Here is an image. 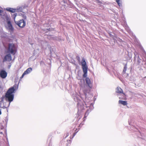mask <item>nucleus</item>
I'll return each instance as SVG.
<instances>
[{
    "mask_svg": "<svg viewBox=\"0 0 146 146\" xmlns=\"http://www.w3.org/2000/svg\"><path fill=\"white\" fill-rule=\"evenodd\" d=\"M120 0H119V7H120V5H121H121H120V4H121L120 3Z\"/></svg>",
    "mask_w": 146,
    "mask_h": 146,
    "instance_id": "nucleus-20",
    "label": "nucleus"
},
{
    "mask_svg": "<svg viewBox=\"0 0 146 146\" xmlns=\"http://www.w3.org/2000/svg\"><path fill=\"white\" fill-rule=\"evenodd\" d=\"M3 32H0V37H3Z\"/></svg>",
    "mask_w": 146,
    "mask_h": 146,
    "instance_id": "nucleus-15",
    "label": "nucleus"
},
{
    "mask_svg": "<svg viewBox=\"0 0 146 146\" xmlns=\"http://www.w3.org/2000/svg\"><path fill=\"white\" fill-rule=\"evenodd\" d=\"M116 92L118 93L119 92V88H117L116 89Z\"/></svg>",
    "mask_w": 146,
    "mask_h": 146,
    "instance_id": "nucleus-16",
    "label": "nucleus"
},
{
    "mask_svg": "<svg viewBox=\"0 0 146 146\" xmlns=\"http://www.w3.org/2000/svg\"><path fill=\"white\" fill-rule=\"evenodd\" d=\"M0 133L2 134V132H0Z\"/></svg>",
    "mask_w": 146,
    "mask_h": 146,
    "instance_id": "nucleus-22",
    "label": "nucleus"
},
{
    "mask_svg": "<svg viewBox=\"0 0 146 146\" xmlns=\"http://www.w3.org/2000/svg\"><path fill=\"white\" fill-rule=\"evenodd\" d=\"M7 10L8 11L12 13L15 12V9L11 8H7Z\"/></svg>",
    "mask_w": 146,
    "mask_h": 146,
    "instance_id": "nucleus-13",
    "label": "nucleus"
},
{
    "mask_svg": "<svg viewBox=\"0 0 146 146\" xmlns=\"http://www.w3.org/2000/svg\"><path fill=\"white\" fill-rule=\"evenodd\" d=\"M4 24L6 29L10 32H13L14 29L11 23L10 18L9 17L6 16L4 21Z\"/></svg>",
    "mask_w": 146,
    "mask_h": 146,
    "instance_id": "nucleus-1",
    "label": "nucleus"
},
{
    "mask_svg": "<svg viewBox=\"0 0 146 146\" xmlns=\"http://www.w3.org/2000/svg\"><path fill=\"white\" fill-rule=\"evenodd\" d=\"M86 84H88V86L90 88H91V82L90 79L88 78H86Z\"/></svg>",
    "mask_w": 146,
    "mask_h": 146,
    "instance_id": "nucleus-8",
    "label": "nucleus"
},
{
    "mask_svg": "<svg viewBox=\"0 0 146 146\" xmlns=\"http://www.w3.org/2000/svg\"><path fill=\"white\" fill-rule=\"evenodd\" d=\"M15 17H14V21L18 26L21 28H23L25 26V22L23 19L19 21H17L15 20Z\"/></svg>",
    "mask_w": 146,
    "mask_h": 146,
    "instance_id": "nucleus-4",
    "label": "nucleus"
},
{
    "mask_svg": "<svg viewBox=\"0 0 146 146\" xmlns=\"http://www.w3.org/2000/svg\"><path fill=\"white\" fill-rule=\"evenodd\" d=\"M9 51L13 55L15 54L16 52V48L13 44H9Z\"/></svg>",
    "mask_w": 146,
    "mask_h": 146,
    "instance_id": "nucleus-3",
    "label": "nucleus"
},
{
    "mask_svg": "<svg viewBox=\"0 0 146 146\" xmlns=\"http://www.w3.org/2000/svg\"><path fill=\"white\" fill-rule=\"evenodd\" d=\"M118 4H119V0H116Z\"/></svg>",
    "mask_w": 146,
    "mask_h": 146,
    "instance_id": "nucleus-19",
    "label": "nucleus"
},
{
    "mask_svg": "<svg viewBox=\"0 0 146 146\" xmlns=\"http://www.w3.org/2000/svg\"><path fill=\"white\" fill-rule=\"evenodd\" d=\"M82 66L83 70L87 69L86 62L85 60L84 59L82 61Z\"/></svg>",
    "mask_w": 146,
    "mask_h": 146,
    "instance_id": "nucleus-7",
    "label": "nucleus"
},
{
    "mask_svg": "<svg viewBox=\"0 0 146 146\" xmlns=\"http://www.w3.org/2000/svg\"><path fill=\"white\" fill-rule=\"evenodd\" d=\"M25 75H26V74H24V73H23V74L22 75V76H21V78H23Z\"/></svg>",
    "mask_w": 146,
    "mask_h": 146,
    "instance_id": "nucleus-18",
    "label": "nucleus"
},
{
    "mask_svg": "<svg viewBox=\"0 0 146 146\" xmlns=\"http://www.w3.org/2000/svg\"><path fill=\"white\" fill-rule=\"evenodd\" d=\"M127 68V64H126L125 65V66L124 67L123 72H125Z\"/></svg>",
    "mask_w": 146,
    "mask_h": 146,
    "instance_id": "nucleus-14",
    "label": "nucleus"
},
{
    "mask_svg": "<svg viewBox=\"0 0 146 146\" xmlns=\"http://www.w3.org/2000/svg\"><path fill=\"white\" fill-rule=\"evenodd\" d=\"M12 60V58L10 54H8L6 55L3 59L4 62L6 61H10Z\"/></svg>",
    "mask_w": 146,
    "mask_h": 146,
    "instance_id": "nucleus-5",
    "label": "nucleus"
},
{
    "mask_svg": "<svg viewBox=\"0 0 146 146\" xmlns=\"http://www.w3.org/2000/svg\"><path fill=\"white\" fill-rule=\"evenodd\" d=\"M23 19H25L26 18V16L25 15H23Z\"/></svg>",
    "mask_w": 146,
    "mask_h": 146,
    "instance_id": "nucleus-17",
    "label": "nucleus"
},
{
    "mask_svg": "<svg viewBox=\"0 0 146 146\" xmlns=\"http://www.w3.org/2000/svg\"><path fill=\"white\" fill-rule=\"evenodd\" d=\"M119 93L122 94L123 95V97H122V98L119 97V98H121L122 99H125V95L124 93H123L122 90L121 88H120V90H119Z\"/></svg>",
    "mask_w": 146,
    "mask_h": 146,
    "instance_id": "nucleus-10",
    "label": "nucleus"
},
{
    "mask_svg": "<svg viewBox=\"0 0 146 146\" xmlns=\"http://www.w3.org/2000/svg\"><path fill=\"white\" fill-rule=\"evenodd\" d=\"M7 72L3 70H1L0 72V76L3 78H5L7 77Z\"/></svg>",
    "mask_w": 146,
    "mask_h": 146,
    "instance_id": "nucleus-6",
    "label": "nucleus"
},
{
    "mask_svg": "<svg viewBox=\"0 0 146 146\" xmlns=\"http://www.w3.org/2000/svg\"><path fill=\"white\" fill-rule=\"evenodd\" d=\"M84 74L83 75V76L84 77H86L87 76V69L83 70Z\"/></svg>",
    "mask_w": 146,
    "mask_h": 146,
    "instance_id": "nucleus-11",
    "label": "nucleus"
},
{
    "mask_svg": "<svg viewBox=\"0 0 146 146\" xmlns=\"http://www.w3.org/2000/svg\"><path fill=\"white\" fill-rule=\"evenodd\" d=\"M32 71V69L31 68H28L24 72V74H27L31 72Z\"/></svg>",
    "mask_w": 146,
    "mask_h": 146,
    "instance_id": "nucleus-9",
    "label": "nucleus"
},
{
    "mask_svg": "<svg viewBox=\"0 0 146 146\" xmlns=\"http://www.w3.org/2000/svg\"><path fill=\"white\" fill-rule=\"evenodd\" d=\"M119 103L121 104L124 106L126 105L127 104V102L122 100H119Z\"/></svg>",
    "mask_w": 146,
    "mask_h": 146,
    "instance_id": "nucleus-12",
    "label": "nucleus"
},
{
    "mask_svg": "<svg viewBox=\"0 0 146 146\" xmlns=\"http://www.w3.org/2000/svg\"><path fill=\"white\" fill-rule=\"evenodd\" d=\"M2 12V11L0 9V13Z\"/></svg>",
    "mask_w": 146,
    "mask_h": 146,
    "instance_id": "nucleus-21",
    "label": "nucleus"
},
{
    "mask_svg": "<svg viewBox=\"0 0 146 146\" xmlns=\"http://www.w3.org/2000/svg\"><path fill=\"white\" fill-rule=\"evenodd\" d=\"M14 91V88H11L9 90L6 94V97L10 102L13 101V99L14 95L13 93Z\"/></svg>",
    "mask_w": 146,
    "mask_h": 146,
    "instance_id": "nucleus-2",
    "label": "nucleus"
}]
</instances>
